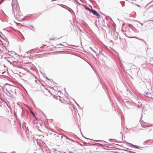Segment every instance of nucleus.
Instances as JSON below:
<instances>
[{"label":"nucleus","instance_id":"obj_1","mask_svg":"<svg viewBox=\"0 0 153 153\" xmlns=\"http://www.w3.org/2000/svg\"><path fill=\"white\" fill-rule=\"evenodd\" d=\"M90 10L93 14L95 15L98 17H99L100 16V14L98 13L96 10Z\"/></svg>","mask_w":153,"mask_h":153},{"label":"nucleus","instance_id":"obj_2","mask_svg":"<svg viewBox=\"0 0 153 153\" xmlns=\"http://www.w3.org/2000/svg\"><path fill=\"white\" fill-rule=\"evenodd\" d=\"M49 91L47 89H45V91H44V95L47 96H48L50 94Z\"/></svg>","mask_w":153,"mask_h":153},{"label":"nucleus","instance_id":"obj_3","mask_svg":"<svg viewBox=\"0 0 153 153\" xmlns=\"http://www.w3.org/2000/svg\"><path fill=\"white\" fill-rule=\"evenodd\" d=\"M135 6H137L138 7H140V6L139 5H138L136 4H135L134 3H131V4L130 5V6L131 7H135Z\"/></svg>","mask_w":153,"mask_h":153},{"label":"nucleus","instance_id":"obj_4","mask_svg":"<svg viewBox=\"0 0 153 153\" xmlns=\"http://www.w3.org/2000/svg\"><path fill=\"white\" fill-rule=\"evenodd\" d=\"M31 114L33 115L34 116V117L35 118L36 120H37V118L36 117V116H35V115L34 114V113H33V112H31Z\"/></svg>","mask_w":153,"mask_h":153},{"label":"nucleus","instance_id":"obj_5","mask_svg":"<svg viewBox=\"0 0 153 153\" xmlns=\"http://www.w3.org/2000/svg\"><path fill=\"white\" fill-rule=\"evenodd\" d=\"M4 1V0H1L0 2V4H1L2 2Z\"/></svg>","mask_w":153,"mask_h":153},{"label":"nucleus","instance_id":"obj_6","mask_svg":"<svg viewBox=\"0 0 153 153\" xmlns=\"http://www.w3.org/2000/svg\"><path fill=\"white\" fill-rule=\"evenodd\" d=\"M131 146H132L133 147H134L135 146L132 144H131V145H130Z\"/></svg>","mask_w":153,"mask_h":153},{"label":"nucleus","instance_id":"obj_7","mask_svg":"<svg viewBox=\"0 0 153 153\" xmlns=\"http://www.w3.org/2000/svg\"><path fill=\"white\" fill-rule=\"evenodd\" d=\"M134 38H137V39H139V40H142V41H143V39H140L137 38H136V37H134Z\"/></svg>","mask_w":153,"mask_h":153},{"label":"nucleus","instance_id":"obj_8","mask_svg":"<svg viewBox=\"0 0 153 153\" xmlns=\"http://www.w3.org/2000/svg\"><path fill=\"white\" fill-rule=\"evenodd\" d=\"M153 8V6H152L150 7V8Z\"/></svg>","mask_w":153,"mask_h":153},{"label":"nucleus","instance_id":"obj_9","mask_svg":"<svg viewBox=\"0 0 153 153\" xmlns=\"http://www.w3.org/2000/svg\"><path fill=\"white\" fill-rule=\"evenodd\" d=\"M19 14H20V10H19Z\"/></svg>","mask_w":153,"mask_h":153},{"label":"nucleus","instance_id":"obj_10","mask_svg":"<svg viewBox=\"0 0 153 153\" xmlns=\"http://www.w3.org/2000/svg\"><path fill=\"white\" fill-rule=\"evenodd\" d=\"M152 10H153V9H152Z\"/></svg>","mask_w":153,"mask_h":153}]
</instances>
